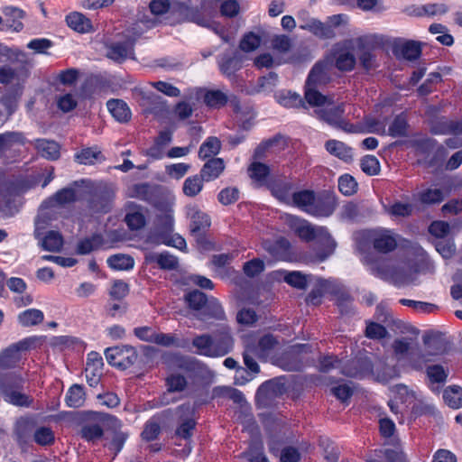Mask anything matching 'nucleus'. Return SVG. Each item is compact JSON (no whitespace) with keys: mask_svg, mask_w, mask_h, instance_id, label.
Listing matches in <instances>:
<instances>
[{"mask_svg":"<svg viewBox=\"0 0 462 462\" xmlns=\"http://www.w3.org/2000/svg\"><path fill=\"white\" fill-rule=\"evenodd\" d=\"M198 99L202 98L205 105L209 108H220L227 103V96L218 89H207L200 88L196 92Z\"/></svg>","mask_w":462,"mask_h":462,"instance_id":"nucleus-21","label":"nucleus"},{"mask_svg":"<svg viewBox=\"0 0 462 462\" xmlns=\"http://www.w3.org/2000/svg\"><path fill=\"white\" fill-rule=\"evenodd\" d=\"M443 399L445 403L453 409L462 407V388L457 385L446 388L443 393Z\"/></svg>","mask_w":462,"mask_h":462,"instance_id":"nucleus-49","label":"nucleus"},{"mask_svg":"<svg viewBox=\"0 0 462 462\" xmlns=\"http://www.w3.org/2000/svg\"><path fill=\"white\" fill-rule=\"evenodd\" d=\"M75 160L79 164L93 165L97 162H102L106 157L102 153L98 146L82 148L75 154Z\"/></svg>","mask_w":462,"mask_h":462,"instance_id":"nucleus-30","label":"nucleus"},{"mask_svg":"<svg viewBox=\"0 0 462 462\" xmlns=\"http://www.w3.org/2000/svg\"><path fill=\"white\" fill-rule=\"evenodd\" d=\"M434 134H458L462 133V123L448 122L447 120L439 121L432 127Z\"/></svg>","mask_w":462,"mask_h":462,"instance_id":"nucleus-62","label":"nucleus"},{"mask_svg":"<svg viewBox=\"0 0 462 462\" xmlns=\"http://www.w3.org/2000/svg\"><path fill=\"white\" fill-rule=\"evenodd\" d=\"M134 43L128 42H112L107 46L106 57L122 64L127 59H134Z\"/></svg>","mask_w":462,"mask_h":462,"instance_id":"nucleus-18","label":"nucleus"},{"mask_svg":"<svg viewBox=\"0 0 462 462\" xmlns=\"http://www.w3.org/2000/svg\"><path fill=\"white\" fill-rule=\"evenodd\" d=\"M105 243L104 236L100 233H94L90 236H86L79 240L76 246V254L86 255L93 251L100 249Z\"/></svg>","mask_w":462,"mask_h":462,"instance_id":"nucleus-25","label":"nucleus"},{"mask_svg":"<svg viewBox=\"0 0 462 462\" xmlns=\"http://www.w3.org/2000/svg\"><path fill=\"white\" fill-rule=\"evenodd\" d=\"M193 237L195 238L198 248L201 252L219 251L222 249L221 245L211 239L210 236H208V233H203Z\"/></svg>","mask_w":462,"mask_h":462,"instance_id":"nucleus-57","label":"nucleus"},{"mask_svg":"<svg viewBox=\"0 0 462 462\" xmlns=\"http://www.w3.org/2000/svg\"><path fill=\"white\" fill-rule=\"evenodd\" d=\"M22 390H14L3 396L4 400L17 407H30L33 403V398L21 392Z\"/></svg>","mask_w":462,"mask_h":462,"instance_id":"nucleus-47","label":"nucleus"},{"mask_svg":"<svg viewBox=\"0 0 462 462\" xmlns=\"http://www.w3.org/2000/svg\"><path fill=\"white\" fill-rule=\"evenodd\" d=\"M269 171V167L261 162H254L249 168L250 177L259 184H263L265 181Z\"/></svg>","mask_w":462,"mask_h":462,"instance_id":"nucleus-60","label":"nucleus"},{"mask_svg":"<svg viewBox=\"0 0 462 462\" xmlns=\"http://www.w3.org/2000/svg\"><path fill=\"white\" fill-rule=\"evenodd\" d=\"M283 392V383L277 380H269L258 388L255 399L258 404L266 406L273 399L282 394Z\"/></svg>","mask_w":462,"mask_h":462,"instance_id":"nucleus-16","label":"nucleus"},{"mask_svg":"<svg viewBox=\"0 0 462 462\" xmlns=\"http://www.w3.org/2000/svg\"><path fill=\"white\" fill-rule=\"evenodd\" d=\"M192 346L195 348L194 353L199 356L214 357L217 356L214 340L208 334L198 335L191 341Z\"/></svg>","mask_w":462,"mask_h":462,"instance_id":"nucleus-22","label":"nucleus"},{"mask_svg":"<svg viewBox=\"0 0 462 462\" xmlns=\"http://www.w3.org/2000/svg\"><path fill=\"white\" fill-rule=\"evenodd\" d=\"M65 22L68 27L79 33H87L94 30L91 20L79 12L67 14Z\"/></svg>","mask_w":462,"mask_h":462,"instance_id":"nucleus-24","label":"nucleus"},{"mask_svg":"<svg viewBox=\"0 0 462 462\" xmlns=\"http://www.w3.org/2000/svg\"><path fill=\"white\" fill-rule=\"evenodd\" d=\"M184 300L188 307L198 313L199 310L203 309L205 303L209 300V297L206 293L195 289L187 292L184 296Z\"/></svg>","mask_w":462,"mask_h":462,"instance_id":"nucleus-42","label":"nucleus"},{"mask_svg":"<svg viewBox=\"0 0 462 462\" xmlns=\"http://www.w3.org/2000/svg\"><path fill=\"white\" fill-rule=\"evenodd\" d=\"M34 237L40 241L42 250L47 252H60L64 244L62 235L59 231L50 230L46 234L39 226L34 229Z\"/></svg>","mask_w":462,"mask_h":462,"instance_id":"nucleus-15","label":"nucleus"},{"mask_svg":"<svg viewBox=\"0 0 462 462\" xmlns=\"http://www.w3.org/2000/svg\"><path fill=\"white\" fill-rule=\"evenodd\" d=\"M84 387L80 384H73L66 393L65 402L68 407L79 408L85 402Z\"/></svg>","mask_w":462,"mask_h":462,"instance_id":"nucleus-40","label":"nucleus"},{"mask_svg":"<svg viewBox=\"0 0 462 462\" xmlns=\"http://www.w3.org/2000/svg\"><path fill=\"white\" fill-rule=\"evenodd\" d=\"M105 356L111 366L124 371L137 361L138 353L134 346L123 345L107 347Z\"/></svg>","mask_w":462,"mask_h":462,"instance_id":"nucleus-6","label":"nucleus"},{"mask_svg":"<svg viewBox=\"0 0 462 462\" xmlns=\"http://www.w3.org/2000/svg\"><path fill=\"white\" fill-rule=\"evenodd\" d=\"M362 171L367 175H376L380 171V164L377 158L374 155H366L361 160Z\"/></svg>","mask_w":462,"mask_h":462,"instance_id":"nucleus-63","label":"nucleus"},{"mask_svg":"<svg viewBox=\"0 0 462 462\" xmlns=\"http://www.w3.org/2000/svg\"><path fill=\"white\" fill-rule=\"evenodd\" d=\"M1 11L5 17L3 20L10 31L20 32L23 30V20L26 17L24 10L14 5H5L2 7Z\"/></svg>","mask_w":462,"mask_h":462,"instance_id":"nucleus-17","label":"nucleus"},{"mask_svg":"<svg viewBox=\"0 0 462 462\" xmlns=\"http://www.w3.org/2000/svg\"><path fill=\"white\" fill-rule=\"evenodd\" d=\"M106 107L111 116L119 123H127L132 117V112L125 101L111 98L106 102Z\"/></svg>","mask_w":462,"mask_h":462,"instance_id":"nucleus-23","label":"nucleus"},{"mask_svg":"<svg viewBox=\"0 0 462 462\" xmlns=\"http://www.w3.org/2000/svg\"><path fill=\"white\" fill-rule=\"evenodd\" d=\"M393 52L399 59L415 60L421 54V44L412 40L397 39L393 43Z\"/></svg>","mask_w":462,"mask_h":462,"instance_id":"nucleus-14","label":"nucleus"},{"mask_svg":"<svg viewBox=\"0 0 462 462\" xmlns=\"http://www.w3.org/2000/svg\"><path fill=\"white\" fill-rule=\"evenodd\" d=\"M144 263L146 264L156 263L160 269L166 271H173L179 267L178 258L167 251L145 254Z\"/></svg>","mask_w":462,"mask_h":462,"instance_id":"nucleus-19","label":"nucleus"},{"mask_svg":"<svg viewBox=\"0 0 462 462\" xmlns=\"http://www.w3.org/2000/svg\"><path fill=\"white\" fill-rule=\"evenodd\" d=\"M369 42V37L364 36L353 40H347L337 43L333 49V60L337 69L341 71H350L355 68V49L361 48Z\"/></svg>","mask_w":462,"mask_h":462,"instance_id":"nucleus-4","label":"nucleus"},{"mask_svg":"<svg viewBox=\"0 0 462 462\" xmlns=\"http://www.w3.org/2000/svg\"><path fill=\"white\" fill-rule=\"evenodd\" d=\"M302 30H307L320 38H332L335 36L334 28L331 24L323 23L316 19H310L300 25Z\"/></svg>","mask_w":462,"mask_h":462,"instance_id":"nucleus-31","label":"nucleus"},{"mask_svg":"<svg viewBox=\"0 0 462 462\" xmlns=\"http://www.w3.org/2000/svg\"><path fill=\"white\" fill-rule=\"evenodd\" d=\"M272 48L279 53H287L291 47V40L289 36L275 35L271 42Z\"/></svg>","mask_w":462,"mask_h":462,"instance_id":"nucleus-64","label":"nucleus"},{"mask_svg":"<svg viewBox=\"0 0 462 462\" xmlns=\"http://www.w3.org/2000/svg\"><path fill=\"white\" fill-rule=\"evenodd\" d=\"M276 101L282 106L287 108H297L304 106L301 97L291 90L282 89L275 94Z\"/></svg>","mask_w":462,"mask_h":462,"instance_id":"nucleus-34","label":"nucleus"},{"mask_svg":"<svg viewBox=\"0 0 462 462\" xmlns=\"http://www.w3.org/2000/svg\"><path fill=\"white\" fill-rule=\"evenodd\" d=\"M316 196L313 191L301 190L292 194L293 204L309 214L310 208H312Z\"/></svg>","mask_w":462,"mask_h":462,"instance_id":"nucleus-45","label":"nucleus"},{"mask_svg":"<svg viewBox=\"0 0 462 462\" xmlns=\"http://www.w3.org/2000/svg\"><path fill=\"white\" fill-rule=\"evenodd\" d=\"M327 61L318 62L310 70L305 86V99L310 106H321L328 102V97L323 96L315 88L327 80Z\"/></svg>","mask_w":462,"mask_h":462,"instance_id":"nucleus-5","label":"nucleus"},{"mask_svg":"<svg viewBox=\"0 0 462 462\" xmlns=\"http://www.w3.org/2000/svg\"><path fill=\"white\" fill-rule=\"evenodd\" d=\"M30 76V71L25 65L13 69L8 65L0 67V84L8 85L14 79L24 82Z\"/></svg>","mask_w":462,"mask_h":462,"instance_id":"nucleus-27","label":"nucleus"},{"mask_svg":"<svg viewBox=\"0 0 462 462\" xmlns=\"http://www.w3.org/2000/svg\"><path fill=\"white\" fill-rule=\"evenodd\" d=\"M292 185L287 181H279L271 186V191L279 200L287 202L292 198Z\"/></svg>","mask_w":462,"mask_h":462,"instance_id":"nucleus-53","label":"nucleus"},{"mask_svg":"<svg viewBox=\"0 0 462 462\" xmlns=\"http://www.w3.org/2000/svg\"><path fill=\"white\" fill-rule=\"evenodd\" d=\"M221 150V142L216 136L208 137L200 145L198 156L201 161L215 158Z\"/></svg>","mask_w":462,"mask_h":462,"instance_id":"nucleus-33","label":"nucleus"},{"mask_svg":"<svg viewBox=\"0 0 462 462\" xmlns=\"http://www.w3.org/2000/svg\"><path fill=\"white\" fill-rule=\"evenodd\" d=\"M317 107H319L320 109L318 111L319 116L327 122L328 124L344 128L346 130L343 125L345 122L343 121V114H344V108L342 103H334L333 100L328 97V102L321 106H316ZM347 131H352L351 128L347 129Z\"/></svg>","mask_w":462,"mask_h":462,"instance_id":"nucleus-12","label":"nucleus"},{"mask_svg":"<svg viewBox=\"0 0 462 462\" xmlns=\"http://www.w3.org/2000/svg\"><path fill=\"white\" fill-rule=\"evenodd\" d=\"M205 180L199 174L188 177L182 187V191L187 197L193 198L200 193L203 189V182Z\"/></svg>","mask_w":462,"mask_h":462,"instance_id":"nucleus-46","label":"nucleus"},{"mask_svg":"<svg viewBox=\"0 0 462 462\" xmlns=\"http://www.w3.org/2000/svg\"><path fill=\"white\" fill-rule=\"evenodd\" d=\"M357 362H342L333 356H325L319 362L321 372L328 373L333 369H338L342 374L350 377H363L364 372L356 368Z\"/></svg>","mask_w":462,"mask_h":462,"instance_id":"nucleus-11","label":"nucleus"},{"mask_svg":"<svg viewBox=\"0 0 462 462\" xmlns=\"http://www.w3.org/2000/svg\"><path fill=\"white\" fill-rule=\"evenodd\" d=\"M161 433L159 422L153 419L147 420L144 424L141 437L143 440L150 442L155 440Z\"/></svg>","mask_w":462,"mask_h":462,"instance_id":"nucleus-58","label":"nucleus"},{"mask_svg":"<svg viewBox=\"0 0 462 462\" xmlns=\"http://www.w3.org/2000/svg\"><path fill=\"white\" fill-rule=\"evenodd\" d=\"M338 189L345 196H351L357 190L356 180L349 174H344L338 179Z\"/></svg>","mask_w":462,"mask_h":462,"instance_id":"nucleus-59","label":"nucleus"},{"mask_svg":"<svg viewBox=\"0 0 462 462\" xmlns=\"http://www.w3.org/2000/svg\"><path fill=\"white\" fill-rule=\"evenodd\" d=\"M25 143L26 138L22 133L8 131L0 134V156L8 151L15 150L16 146H23Z\"/></svg>","mask_w":462,"mask_h":462,"instance_id":"nucleus-28","label":"nucleus"},{"mask_svg":"<svg viewBox=\"0 0 462 462\" xmlns=\"http://www.w3.org/2000/svg\"><path fill=\"white\" fill-rule=\"evenodd\" d=\"M44 320V314L38 309H28L20 312L17 316L18 323L24 328L33 327Z\"/></svg>","mask_w":462,"mask_h":462,"instance_id":"nucleus-35","label":"nucleus"},{"mask_svg":"<svg viewBox=\"0 0 462 462\" xmlns=\"http://www.w3.org/2000/svg\"><path fill=\"white\" fill-rule=\"evenodd\" d=\"M356 250L361 255V261L365 264H370L367 251L372 245L374 249L381 254L393 251L397 246V239L394 233L386 228L364 229L355 234Z\"/></svg>","mask_w":462,"mask_h":462,"instance_id":"nucleus-3","label":"nucleus"},{"mask_svg":"<svg viewBox=\"0 0 462 462\" xmlns=\"http://www.w3.org/2000/svg\"><path fill=\"white\" fill-rule=\"evenodd\" d=\"M336 208V201L330 197H316L309 214L318 217H328L333 214Z\"/></svg>","mask_w":462,"mask_h":462,"instance_id":"nucleus-26","label":"nucleus"},{"mask_svg":"<svg viewBox=\"0 0 462 462\" xmlns=\"http://www.w3.org/2000/svg\"><path fill=\"white\" fill-rule=\"evenodd\" d=\"M104 362L102 356L96 351L88 354L85 368L86 380L89 387H97L103 375Z\"/></svg>","mask_w":462,"mask_h":462,"instance_id":"nucleus-13","label":"nucleus"},{"mask_svg":"<svg viewBox=\"0 0 462 462\" xmlns=\"http://www.w3.org/2000/svg\"><path fill=\"white\" fill-rule=\"evenodd\" d=\"M30 347V339L25 338L9 346L0 352V372L15 371L21 360L20 351Z\"/></svg>","mask_w":462,"mask_h":462,"instance_id":"nucleus-7","label":"nucleus"},{"mask_svg":"<svg viewBox=\"0 0 462 462\" xmlns=\"http://www.w3.org/2000/svg\"><path fill=\"white\" fill-rule=\"evenodd\" d=\"M161 213L155 217V229L153 233V240L155 243L160 239L170 235L174 229V215L173 209L168 205L157 206Z\"/></svg>","mask_w":462,"mask_h":462,"instance_id":"nucleus-8","label":"nucleus"},{"mask_svg":"<svg viewBox=\"0 0 462 462\" xmlns=\"http://www.w3.org/2000/svg\"><path fill=\"white\" fill-rule=\"evenodd\" d=\"M372 370L376 379L382 383H387L391 379L398 376V369L394 365H384L381 362L373 366Z\"/></svg>","mask_w":462,"mask_h":462,"instance_id":"nucleus-51","label":"nucleus"},{"mask_svg":"<svg viewBox=\"0 0 462 462\" xmlns=\"http://www.w3.org/2000/svg\"><path fill=\"white\" fill-rule=\"evenodd\" d=\"M107 265L117 271H129L134 266V260L132 256L124 254H116L107 258Z\"/></svg>","mask_w":462,"mask_h":462,"instance_id":"nucleus-41","label":"nucleus"},{"mask_svg":"<svg viewBox=\"0 0 462 462\" xmlns=\"http://www.w3.org/2000/svg\"><path fill=\"white\" fill-rule=\"evenodd\" d=\"M254 116L250 110L243 111L233 99V121H236L244 131L248 130L252 125Z\"/></svg>","mask_w":462,"mask_h":462,"instance_id":"nucleus-48","label":"nucleus"},{"mask_svg":"<svg viewBox=\"0 0 462 462\" xmlns=\"http://www.w3.org/2000/svg\"><path fill=\"white\" fill-rule=\"evenodd\" d=\"M430 388L433 392H439L440 384L446 382L448 373L441 365H431L427 369Z\"/></svg>","mask_w":462,"mask_h":462,"instance_id":"nucleus-43","label":"nucleus"},{"mask_svg":"<svg viewBox=\"0 0 462 462\" xmlns=\"http://www.w3.org/2000/svg\"><path fill=\"white\" fill-rule=\"evenodd\" d=\"M132 198L152 203L155 197V188L148 183H136L134 184L130 189Z\"/></svg>","mask_w":462,"mask_h":462,"instance_id":"nucleus-36","label":"nucleus"},{"mask_svg":"<svg viewBox=\"0 0 462 462\" xmlns=\"http://www.w3.org/2000/svg\"><path fill=\"white\" fill-rule=\"evenodd\" d=\"M225 164L221 158H211L202 166L199 174L205 181L217 179L224 171Z\"/></svg>","mask_w":462,"mask_h":462,"instance_id":"nucleus-32","label":"nucleus"},{"mask_svg":"<svg viewBox=\"0 0 462 462\" xmlns=\"http://www.w3.org/2000/svg\"><path fill=\"white\" fill-rule=\"evenodd\" d=\"M79 436L83 440L95 444L103 438L104 430L98 423H88L81 427Z\"/></svg>","mask_w":462,"mask_h":462,"instance_id":"nucleus-39","label":"nucleus"},{"mask_svg":"<svg viewBox=\"0 0 462 462\" xmlns=\"http://www.w3.org/2000/svg\"><path fill=\"white\" fill-rule=\"evenodd\" d=\"M176 366L187 373H196L202 369L203 364L195 357L187 356H178L175 361Z\"/></svg>","mask_w":462,"mask_h":462,"instance_id":"nucleus-50","label":"nucleus"},{"mask_svg":"<svg viewBox=\"0 0 462 462\" xmlns=\"http://www.w3.org/2000/svg\"><path fill=\"white\" fill-rule=\"evenodd\" d=\"M418 199L423 204H437L444 199V193L440 189H427L418 194Z\"/></svg>","mask_w":462,"mask_h":462,"instance_id":"nucleus-54","label":"nucleus"},{"mask_svg":"<svg viewBox=\"0 0 462 462\" xmlns=\"http://www.w3.org/2000/svg\"><path fill=\"white\" fill-rule=\"evenodd\" d=\"M327 151L344 162H350L353 158V151L344 143L337 140H329L326 143Z\"/></svg>","mask_w":462,"mask_h":462,"instance_id":"nucleus-37","label":"nucleus"},{"mask_svg":"<svg viewBox=\"0 0 462 462\" xmlns=\"http://www.w3.org/2000/svg\"><path fill=\"white\" fill-rule=\"evenodd\" d=\"M194 318L204 324L202 328H208L215 321L226 319L225 311L217 300L214 297H209V300L205 303L203 309L193 314Z\"/></svg>","mask_w":462,"mask_h":462,"instance_id":"nucleus-9","label":"nucleus"},{"mask_svg":"<svg viewBox=\"0 0 462 462\" xmlns=\"http://www.w3.org/2000/svg\"><path fill=\"white\" fill-rule=\"evenodd\" d=\"M165 384L168 392L177 393L184 391L188 382L184 375L180 374H171L166 377Z\"/></svg>","mask_w":462,"mask_h":462,"instance_id":"nucleus-56","label":"nucleus"},{"mask_svg":"<svg viewBox=\"0 0 462 462\" xmlns=\"http://www.w3.org/2000/svg\"><path fill=\"white\" fill-rule=\"evenodd\" d=\"M273 279H283L289 285L299 289L304 290L310 284H315V289L308 295V301L311 304H318L319 298L326 293L339 294L343 291L342 284L337 280H325L321 278H315L312 275H307L300 271L287 272L285 270H277L272 273Z\"/></svg>","mask_w":462,"mask_h":462,"instance_id":"nucleus-1","label":"nucleus"},{"mask_svg":"<svg viewBox=\"0 0 462 462\" xmlns=\"http://www.w3.org/2000/svg\"><path fill=\"white\" fill-rule=\"evenodd\" d=\"M264 248L277 259L282 261H292V256L291 255L290 252L291 245L285 238L280 237L276 239L273 244L265 242Z\"/></svg>","mask_w":462,"mask_h":462,"instance_id":"nucleus-29","label":"nucleus"},{"mask_svg":"<svg viewBox=\"0 0 462 462\" xmlns=\"http://www.w3.org/2000/svg\"><path fill=\"white\" fill-rule=\"evenodd\" d=\"M24 378L18 371L0 372V393L2 396L14 390H23Z\"/></svg>","mask_w":462,"mask_h":462,"instance_id":"nucleus-20","label":"nucleus"},{"mask_svg":"<svg viewBox=\"0 0 462 462\" xmlns=\"http://www.w3.org/2000/svg\"><path fill=\"white\" fill-rule=\"evenodd\" d=\"M187 216L189 218V232L192 236L208 233L211 226V217L197 205L187 207Z\"/></svg>","mask_w":462,"mask_h":462,"instance_id":"nucleus-10","label":"nucleus"},{"mask_svg":"<svg viewBox=\"0 0 462 462\" xmlns=\"http://www.w3.org/2000/svg\"><path fill=\"white\" fill-rule=\"evenodd\" d=\"M35 146L45 159L54 161L60 157V145L55 141L38 139Z\"/></svg>","mask_w":462,"mask_h":462,"instance_id":"nucleus-38","label":"nucleus"},{"mask_svg":"<svg viewBox=\"0 0 462 462\" xmlns=\"http://www.w3.org/2000/svg\"><path fill=\"white\" fill-rule=\"evenodd\" d=\"M276 345L277 340L272 335H265L259 339L257 346L253 348L252 352L260 358H267Z\"/></svg>","mask_w":462,"mask_h":462,"instance_id":"nucleus-44","label":"nucleus"},{"mask_svg":"<svg viewBox=\"0 0 462 462\" xmlns=\"http://www.w3.org/2000/svg\"><path fill=\"white\" fill-rule=\"evenodd\" d=\"M282 218L301 239L316 240V255L319 261H324L334 253L337 243L326 227L312 226L308 221L290 214H284Z\"/></svg>","mask_w":462,"mask_h":462,"instance_id":"nucleus-2","label":"nucleus"},{"mask_svg":"<svg viewBox=\"0 0 462 462\" xmlns=\"http://www.w3.org/2000/svg\"><path fill=\"white\" fill-rule=\"evenodd\" d=\"M125 222L132 231L142 229L146 224V218L140 208L134 211H129L125 217Z\"/></svg>","mask_w":462,"mask_h":462,"instance_id":"nucleus-52","label":"nucleus"},{"mask_svg":"<svg viewBox=\"0 0 462 462\" xmlns=\"http://www.w3.org/2000/svg\"><path fill=\"white\" fill-rule=\"evenodd\" d=\"M34 441L41 446H50L55 441L54 433L51 428L40 427L34 432Z\"/></svg>","mask_w":462,"mask_h":462,"instance_id":"nucleus-61","label":"nucleus"},{"mask_svg":"<svg viewBox=\"0 0 462 462\" xmlns=\"http://www.w3.org/2000/svg\"><path fill=\"white\" fill-rule=\"evenodd\" d=\"M89 208L95 213L106 214L111 210V201L105 194L94 196L89 201Z\"/></svg>","mask_w":462,"mask_h":462,"instance_id":"nucleus-55","label":"nucleus"}]
</instances>
